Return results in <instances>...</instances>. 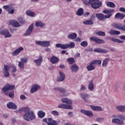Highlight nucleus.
I'll use <instances>...</instances> for the list:
<instances>
[{
	"mask_svg": "<svg viewBox=\"0 0 125 125\" xmlns=\"http://www.w3.org/2000/svg\"><path fill=\"white\" fill-rule=\"evenodd\" d=\"M81 45H82V46H83V47H85V46H87V42L83 41L81 42Z\"/></svg>",
	"mask_w": 125,
	"mask_h": 125,
	"instance_id": "nucleus-49",
	"label": "nucleus"
},
{
	"mask_svg": "<svg viewBox=\"0 0 125 125\" xmlns=\"http://www.w3.org/2000/svg\"><path fill=\"white\" fill-rule=\"evenodd\" d=\"M38 89H40V86L37 84L33 85L31 89V93H34L36 92V91H37Z\"/></svg>",
	"mask_w": 125,
	"mask_h": 125,
	"instance_id": "nucleus-19",
	"label": "nucleus"
},
{
	"mask_svg": "<svg viewBox=\"0 0 125 125\" xmlns=\"http://www.w3.org/2000/svg\"><path fill=\"white\" fill-rule=\"evenodd\" d=\"M124 17H125V15H124V14H121V13H118L116 14L115 16V19H120V20H122V19H124Z\"/></svg>",
	"mask_w": 125,
	"mask_h": 125,
	"instance_id": "nucleus-21",
	"label": "nucleus"
},
{
	"mask_svg": "<svg viewBox=\"0 0 125 125\" xmlns=\"http://www.w3.org/2000/svg\"><path fill=\"white\" fill-rule=\"evenodd\" d=\"M94 51L99 53H107V52H108V51H106V50L101 48L95 49Z\"/></svg>",
	"mask_w": 125,
	"mask_h": 125,
	"instance_id": "nucleus-25",
	"label": "nucleus"
},
{
	"mask_svg": "<svg viewBox=\"0 0 125 125\" xmlns=\"http://www.w3.org/2000/svg\"><path fill=\"white\" fill-rule=\"evenodd\" d=\"M83 2L85 4H91V7L95 9L99 8L102 5L101 3L98 0H83Z\"/></svg>",
	"mask_w": 125,
	"mask_h": 125,
	"instance_id": "nucleus-3",
	"label": "nucleus"
},
{
	"mask_svg": "<svg viewBox=\"0 0 125 125\" xmlns=\"http://www.w3.org/2000/svg\"><path fill=\"white\" fill-rule=\"evenodd\" d=\"M43 122H44V123H47V119L46 118H44V119H43Z\"/></svg>",
	"mask_w": 125,
	"mask_h": 125,
	"instance_id": "nucleus-62",
	"label": "nucleus"
},
{
	"mask_svg": "<svg viewBox=\"0 0 125 125\" xmlns=\"http://www.w3.org/2000/svg\"><path fill=\"white\" fill-rule=\"evenodd\" d=\"M83 14V9L82 8L79 9L77 12V15H78L79 16H82Z\"/></svg>",
	"mask_w": 125,
	"mask_h": 125,
	"instance_id": "nucleus-34",
	"label": "nucleus"
},
{
	"mask_svg": "<svg viewBox=\"0 0 125 125\" xmlns=\"http://www.w3.org/2000/svg\"><path fill=\"white\" fill-rule=\"evenodd\" d=\"M10 70V67L8 65H4V76L5 77V78H7V77L9 76V72H8V71Z\"/></svg>",
	"mask_w": 125,
	"mask_h": 125,
	"instance_id": "nucleus-9",
	"label": "nucleus"
},
{
	"mask_svg": "<svg viewBox=\"0 0 125 125\" xmlns=\"http://www.w3.org/2000/svg\"><path fill=\"white\" fill-rule=\"evenodd\" d=\"M65 49H67L68 48H74L75 47V42H71L70 44H65Z\"/></svg>",
	"mask_w": 125,
	"mask_h": 125,
	"instance_id": "nucleus-28",
	"label": "nucleus"
},
{
	"mask_svg": "<svg viewBox=\"0 0 125 125\" xmlns=\"http://www.w3.org/2000/svg\"><path fill=\"white\" fill-rule=\"evenodd\" d=\"M58 108L70 110L73 109V106H72L71 105H68L65 104H61L58 105Z\"/></svg>",
	"mask_w": 125,
	"mask_h": 125,
	"instance_id": "nucleus-8",
	"label": "nucleus"
},
{
	"mask_svg": "<svg viewBox=\"0 0 125 125\" xmlns=\"http://www.w3.org/2000/svg\"><path fill=\"white\" fill-rule=\"evenodd\" d=\"M20 98L21 99H22V100H25V99H26V96L24 95H21L20 96Z\"/></svg>",
	"mask_w": 125,
	"mask_h": 125,
	"instance_id": "nucleus-55",
	"label": "nucleus"
},
{
	"mask_svg": "<svg viewBox=\"0 0 125 125\" xmlns=\"http://www.w3.org/2000/svg\"><path fill=\"white\" fill-rule=\"evenodd\" d=\"M93 62L92 61L91 63L87 66V69L88 71H92L95 69V66H94V63H93Z\"/></svg>",
	"mask_w": 125,
	"mask_h": 125,
	"instance_id": "nucleus-26",
	"label": "nucleus"
},
{
	"mask_svg": "<svg viewBox=\"0 0 125 125\" xmlns=\"http://www.w3.org/2000/svg\"><path fill=\"white\" fill-rule=\"evenodd\" d=\"M59 74H60V76L58 78V81L59 82H63V81L65 80V75L64 74V73H63L62 71H60Z\"/></svg>",
	"mask_w": 125,
	"mask_h": 125,
	"instance_id": "nucleus-18",
	"label": "nucleus"
},
{
	"mask_svg": "<svg viewBox=\"0 0 125 125\" xmlns=\"http://www.w3.org/2000/svg\"><path fill=\"white\" fill-rule=\"evenodd\" d=\"M83 23L84 25H92L93 24V22L91 20H88L83 21Z\"/></svg>",
	"mask_w": 125,
	"mask_h": 125,
	"instance_id": "nucleus-35",
	"label": "nucleus"
},
{
	"mask_svg": "<svg viewBox=\"0 0 125 125\" xmlns=\"http://www.w3.org/2000/svg\"><path fill=\"white\" fill-rule=\"evenodd\" d=\"M15 88V86L13 85L6 84L3 88L2 90L4 92L7 91V90H11L12 89H14Z\"/></svg>",
	"mask_w": 125,
	"mask_h": 125,
	"instance_id": "nucleus-11",
	"label": "nucleus"
},
{
	"mask_svg": "<svg viewBox=\"0 0 125 125\" xmlns=\"http://www.w3.org/2000/svg\"><path fill=\"white\" fill-rule=\"evenodd\" d=\"M90 40L96 42V43H105V41L103 40H101L97 37H91Z\"/></svg>",
	"mask_w": 125,
	"mask_h": 125,
	"instance_id": "nucleus-7",
	"label": "nucleus"
},
{
	"mask_svg": "<svg viewBox=\"0 0 125 125\" xmlns=\"http://www.w3.org/2000/svg\"><path fill=\"white\" fill-rule=\"evenodd\" d=\"M19 67L20 69H23L24 68V62H19Z\"/></svg>",
	"mask_w": 125,
	"mask_h": 125,
	"instance_id": "nucleus-46",
	"label": "nucleus"
},
{
	"mask_svg": "<svg viewBox=\"0 0 125 125\" xmlns=\"http://www.w3.org/2000/svg\"><path fill=\"white\" fill-rule=\"evenodd\" d=\"M111 117L113 118L112 123L113 124H116L117 125L123 124V121H121L120 119H118V116L116 115H113Z\"/></svg>",
	"mask_w": 125,
	"mask_h": 125,
	"instance_id": "nucleus-4",
	"label": "nucleus"
},
{
	"mask_svg": "<svg viewBox=\"0 0 125 125\" xmlns=\"http://www.w3.org/2000/svg\"><path fill=\"white\" fill-rule=\"evenodd\" d=\"M21 62H22V63H27V62H28V59L26 58H22L21 59Z\"/></svg>",
	"mask_w": 125,
	"mask_h": 125,
	"instance_id": "nucleus-51",
	"label": "nucleus"
},
{
	"mask_svg": "<svg viewBox=\"0 0 125 125\" xmlns=\"http://www.w3.org/2000/svg\"><path fill=\"white\" fill-rule=\"evenodd\" d=\"M77 38V34L76 33H72L68 36V38L70 39V40H74Z\"/></svg>",
	"mask_w": 125,
	"mask_h": 125,
	"instance_id": "nucleus-31",
	"label": "nucleus"
},
{
	"mask_svg": "<svg viewBox=\"0 0 125 125\" xmlns=\"http://www.w3.org/2000/svg\"><path fill=\"white\" fill-rule=\"evenodd\" d=\"M67 62H69V64H73V63H75V60L73 59V58H69L67 60Z\"/></svg>",
	"mask_w": 125,
	"mask_h": 125,
	"instance_id": "nucleus-43",
	"label": "nucleus"
},
{
	"mask_svg": "<svg viewBox=\"0 0 125 125\" xmlns=\"http://www.w3.org/2000/svg\"><path fill=\"white\" fill-rule=\"evenodd\" d=\"M19 21L20 23H22V21H23V19L22 18H20L19 19Z\"/></svg>",
	"mask_w": 125,
	"mask_h": 125,
	"instance_id": "nucleus-61",
	"label": "nucleus"
},
{
	"mask_svg": "<svg viewBox=\"0 0 125 125\" xmlns=\"http://www.w3.org/2000/svg\"><path fill=\"white\" fill-rule=\"evenodd\" d=\"M120 39L121 40H124L125 41V36H120Z\"/></svg>",
	"mask_w": 125,
	"mask_h": 125,
	"instance_id": "nucleus-60",
	"label": "nucleus"
},
{
	"mask_svg": "<svg viewBox=\"0 0 125 125\" xmlns=\"http://www.w3.org/2000/svg\"><path fill=\"white\" fill-rule=\"evenodd\" d=\"M66 51H65V50H62V54H65V53H66Z\"/></svg>",
	"mask_w": 125,
	"mask_h": 125,
	"instance_id": "nucleus-63",
	"label": "nucleus"
},
{
	"mask_svg": "<svg viewBox=\"0 0 125 125\" xmlns=\"http://www.w3.org/2000/svg\"><path fill=\"white\" fill-rule=\"evenodd\" d=\"M61 101L62 103H66L67 105H70V106H72V104H73L72 100H69L67 98H62Z\"/></svg>",
	"mask_w": 125,
	"mask_h": 125,
	"instance_id": "nucleus-15",
	"label": "nucleus"
},
{
	"mask_svg": "<svg viewBox=\"0 0 125 125\" xmlns=\"http://www.w3.org/2000/svg\"><path fill=\"white\" fill-rule=\"evenodd\" d=\"M19 111L20 113L22 112H25L23 116V119L25 121L30 122V121H33L36 119V115H35V113L33 111L30 110L29 107H23L20 109Z\"/></svg>",
	"mask_w": 125,
	"mask_h": 125,
	"instance_id": "nucleus-1",
	"label": "nucleus"
},
{
	"mask_svg": "<svg viewBox=\"0 0 125 125\" xmlns=\"http://www.w3.org/2000/svg\"><path fill=\"white\" fill-rule=\"evenodd\" d=\"M34 62L36 63L37 66H41L42 64V56H40L39 57V59L34 60Z\"/></svg>",
	"mask_w": 125,
	"mask_h": 125,
	"instance_id": "nucleus-17",
	"label": "nucleus"
},
{
	"mask_svg": "<svg viewBox=\"0 0 125 125\" xmlns=\"http://www.w3.org/2000/svg\"><path fill=\"white\" fill-rule=\"evenodd\" d=\"M93 111H102V107L98 106L90 105Z\"/></svg>",
	"mask_w": 125,
	"mask_h": 125,
	"instance_id": "nucleus-22",
	"label": "nucleus"
},
{
	"mask_svg": "<svg viewBox=\"0 0 125 125\" xmlns=\"http://www.w3.org/2000/svg\"><path fill=\"white\" fill-rule=\"evenodd\" d=\"M0 34L4 36L5 38H11V37L12 36V35L10 34L8 30L6 29L0 31Z\"/></svg>",
	"mask_w": 125,
	"mask_h": 125,
	"instance_id": "nucleus-6",
	"label": "nucleus"
},
{
	"mask_svg": "<svg viewBox=\"0 0 125 125\" xmlns=\"http://www.w3.org/2000/svg\"><path fill=\"white\" fill-rule=\"evenodd\" d=\"M33 29H34V24H31L26 33L24 34V36H30L32 34V32H33Z\"/></svg>",
	"mask_w": 125,
	"mask_h": 125,
	"instance_id": "nucleus-13",
	"label": "nucleus"
},
{
	"mask_svg": "<svg viewBox=\"0 0 125 125\" xmlns=\"http://www.w3.org/2000/svg\"><path fill=\"white\" fill-rule=\"evenodd\" d=\"M47 125H57V123L53 119L48 118V122L47 123Z\"/></svg>",
	"mask_w": 125,
	"mask_h": 125,
	"instance_id": "nucleus-20",
	"label": "nucleus"
},
{
	"mask_svg": "<svg viewBox=\"0 0 125 125\" xmlns=\"http://www.w3.org/2000/svg\"><path fill=\"white\" fill-rule=\"evenodd\" d=\"M116 108L119 112H125V105H117Z\"/></svg>",
	"mask_w": 125,
	"mask_h": 125,
	"instance_id": "nucleus-23",
	"label": "nucleus"
},
{
	"mask_svg": "<svg viewBox=\"0 0 125 125\" xmlns=\"http://www.w3.org/2000/svg\"><path fill=\"white\" fill-rule=\"evenodd\" d=\"M50 50V49L48 48H47L46 49V51H49Z\"/></svg>",
	"mask_w": 125,
	"mask_h": 125,
	"instance_id": "nucleus-64",
	"label": "nucleus"
},
{
	"mask_svg": "<svg viewBox=\"0 0 125 125\" xmlns=\"http://www.w3.org/2000/svg\"><path fill=\"white\" fill-rule=\"evenodd\" d=\"M9 23L14 26V27H20V24L16 21H10Z\"/></svg>",
	"mask_w": 125,
	"mask_h": 125,
	"instance_id": "nucleus-24",
	"label": "nucleus"
},
{
	"mask_svg": "<svg viewBox=\"0 0 125 125\" xmlns=\"http://www.w3.org/2000/svg\"><path fill=\"white\" fill-rule=\"evenodd\" d=\"M117 116V118H118L119 120H122V121H125V116H123L122 115H119Z\"/></svg>",
	"mask_w": 125,
	"mask_h": 125,
	"instance_id": "nucleus-45",
	"label": "nucleus"
},
{
	"mask_svg": "<svg viewBox=\"0 0 125 125\" xmlns=\"http://www.w3.org/2000/svg\"><path fill=\"white\" fill-rule=\"evenodd\" d=\"M114 9H110L109 10H105L103 11V13H105V14H108L107 15H103V14H97L96 15V17L99 19V20H101V21L105 20L107 18H110L111 16H112V13L114 12Z\"/></svg>",
	"mask_w": 125,
	"mask_h": 125,
	"instance_id": "nucleus-2",
	"label": "nucleus"
},
{
	"mask_svg": "<svg viewBox=\"0 0 125 125\" xmlns=\"http://www.w3.org/2000/svg\"><path fill=\"white\" fill-rule=\"evenodd\" d=\"M96 34L98 35V36H102L103 37H104L105 36V32L100 31L99 32H97Z\"/></svg>",
	"mask_w": 125,
	"mask_h": 125,
	"instance_id": "nucleus-50",
	"label": "nucleus"
},
{
	"mask_svg": "<svg viewBox=\"0 0 125 125\" xmlns=\"http://www.w3.org/2000/svg\"><path fill=\"white\" fill-rule=\"evenodd\" d=\"M60 68L61 69H64V68H65V65H64L63 64H61L60 65Z\"/></svg>",
	"mask_w": 125,
	"mask_h": 125,
	"instance_id": "nucleus-58",
	"label": "nucleus"
},
{
	"mask_svg": "<svg viewBox=\"0 0 125 125\" xmlns=\"http://www.w3.org/2000/svg\"><path fill=\"white\" fill-rule=\"evenodd\" d=\"M104 119L103 118H98L96 119L97 122H102Z\"/></svg>",
	"mask_w": 125,
	"mask_h": 125,
	"instance_id": "nucleus-54",
	"label": "nucleus"
},
{
	"mask_svg": "<svg viewBox=\"0 0 125 125\" xmlns=\"http://www.w3.org/2000/svg\"><path fill=\"white\" fill-rule=\"evenodd\" d=\"M81 113L84 114L86 116H88V117H93V113L89 110H85L84 109H81Z\"/></svg>",
	"mask_w": 125,
	"mask_h": 125,
	"instance_id": "nucleus-12",
	"label": "nucleus"
},
{
	"mask_svg": "<svg viewBox=\"0 0 125 125\" xmlns=\"http://www.w3.org/2000/svg\"><path fill=\"white\" fill-rule=\"evenodd\" d=\"M23 50H24V48L22 47H20V48L17 49L15 51H14L12 53V55H14V56H15L19 54V53H20V52H21V51Z\"/></svg>",
	"mask_w": 125,
	"mask_h": 125,
	"instance_id": "nucleus-16",
	"label": "nucleus"
},
{
	"mask_svg": "<svg viewBox=\"0 0 125 125\" xmlns=\"http://www.w3.org/2000/svg\"><path fill=\"white\" fill-rule=\"evenodd\" d=\"M9 97H11V98H13L14 97V91H12L11 93H10L9 94Z\"/></svg>",
	"mask_w": 125,
	"mask_h": 125,
	"instance_id": "nucleus-53",
	"label": "nucleus"
},
{
	"mask_svg": "<svg viewBox=\"0 0 125 125\" xmlns=\"http://www.w3.org/2000/svg\"><path fill=\"white\" fill-rule=\"evenodd\" d=\"M85 90V87L84 86H82L81 90L83 91V90Z\"/></svg>",
	"mask_w": 125,
	"mask_h": 125,
	"instance_id": "nucleus-59",
	"label": "nucleus"
},
{
	"mask_svg": "<svg viewBox=\"0 0 125 125\" xmlns=\"http://www.w3.org/2000/svg\"><path fill=\"white\" fill-rule=\"evenodd\" d=\"M119 10H120V11H122L123 12H125V8L123 7H121L119 9Z\"/></svg>",
	"mask_w": 125,
	"mask_h": 125,
	"instance_id": "nucleus-57",
	"label": "nucleus"
},
{
	"mask_svg": "<svg viewBox=\"0 0 125 125\" xmlns=\"http://www.w3.org/2000/svg\"><path fill=\"white\" fill-rule=\"evenodd\" d=\"M70 70L72 72H77L79 70V67L77 65L74 64L71 66Z\"/></svg>",
	"mask_w": 125,
	"mask_h": 125,
	"instance_id": "nucleus-30",
	"label": "nucleus"
},
{
	"mask_svg": "<svg viewBox=\"0 0 125 125\" xmlns=\"http://www.w3.org/2000/svg\"><path fill=\"white\" fill-rule=\"evenodd\" d=\"M88 89L91 91H92L93 89H94V86H93V83H92V82H90L88 86Z\"/></svg>",
	"mask_w": 125,
	"mask_h": 125,
	"instance_id": "nucleus-40",
	"label": "nucleus"
},
{
	"mask_svg": "<svg viewBox=\"0 0 125 125\" xmlns=\"http://www.w3.org/2000/svg\"><path fill=\"white\" fill-rule=\"evenodd\" d=\"M109 34H110V35H120L121 32L117 30L111 29L109 31Z\"/></svg>",
	"mask_w": 125,
	"mask_h": 125,
	"instance_id": "nucleus-29",
	"label": "nucleus"
},
{
	"mask_svg": "<svg viewBox=\"0 0 125 125\" xmlns=\"http://www.w3.org/2000/svg\"><path fill=\"white\" fill-rule=\"evenodd\" d=\"M111 41L114 42H118V43H122V42H124L123 41H122L119 39L114 38H111Z\"/></svg>",
	"mask_w": 125,
	"mask_h": 125,
	"instance_id": "nucleus-36",
	"label": "nucleus"
},
{
	"mask_svg": "<svg viewBox=\"0 0 125 125\" xmlns=\"http://www.w3.org/2000/svg\"><path fill=\"white\" fill-rule=\"evenodd\" d=\"M27 15H28L29 16H35V13L32 12L31 11H27L26 12Z\"/></svg>",
	"mask_w": 125,
	"mask_h": 125,
	"instance_id": "nucleus-44",
	"label": "nucleus"
},
{
	"mask_svg": "<svg viewBox=\"0 0 125 125\" xmlns=\"http://www.w3.org/2000/svg\"><path fill=\"white\" fill-rule=\"evenodd\" d=\"M50 61L52 64H56L57 62H59V59L56 57H53L50 59Z\"/></svg>",
	"mask_w": 125,
	"mask_h": 125,
	"instance_id": "nucleus-27",
	"label": "nucleus"
},
{
	"mask_svg": "<svg viewBox=\"0 0 125 125\" xmlns=\"http://www.w3.org/2000/svg\"><path fill=\"white\" fill-rule=\"evenodd\" d=\"M36 44H39V45H41V46H49V45L50 44V43L48 41H36Z\"/></svg>",
	"mask_w": 125,
	"mask_h": 125,
	"instance_id": "nucleus-10",
	"label": "nucleus"
},
{
	"mask_svg": "<svg viewBox=\"0 0 125 125\" xmlns=\"http://www.w3.org/2000/svg\"><path fill=\"white\" fill-rule=\"evenodd\" d=\"M38 116L39 118H43V117L45 116V113L42 112V111H39Z\"/></svg>",
	"mask_w": 125,
	"mask_h": 125,
	"instance_id": "nucleus-38",
	"label": "nucleus"
},
{
	"mask_svg": "<svg viewBox=\"0 0 125 125\" xmlns=\"http://www.w3.org/2000/svg\"><path fill=\"white\" fill-rule=\"evenodd\" d=\"M52 115H53L54 116H59V113L57 111H51Z\"/></svg>",
	"mask_w": 125,
	"mask_h": 125,
	"instance_id": "nucleus-48",
	"label": "nucleus"
},
{
	"mask_svg": "<svg viewBox=\"0 0 125 125\" xmlns=\"http://www.w3.org/2000/svg\"><path fill=\"white\" fill-rule=\"evenodd\" d=\"M75 41H76V42H82V41H83V39L78 38L76 39Z\"/></svg>",
	"mask_w": 125,
	"mask_h": 125,
	"instance_id": "nucleus-56",
	"label": "nucleus"
},
{
	"mask_svg": "<svg viewBox=\"0 0 125 125\" xmlns=\"http://www.w3.org/2000/svg\"><path fill=\"white\" fill-rule=\"evenodd\" d=\"M3 8L7 10L10 14H13V13H14V11H15V9H14L12 6L5 5L3 6Z\"/></svg>",
	"mask_w": 125,
	"mask_h": 125,
	"instance_id": "nucleus-5",
	"label": "nucleus"
},
{
	"mask_svg": "<svg viewBox=\"0 0 125 125\" xmlns=\"http://www.w3.org/2000/svg\"><path fill=\"white\" fill-rule=\"evenodd\" d=\"M57 47H60L62 49H65V44H62L60 43H58L56 45Z\"/></svg>",
	"mask_w": 125,
	"mask_h": 125,
	"instance_id": "nucleus-39",
	"label": "nucleus"
},
{
	"mask_svg": "<svg viewBox=\"0 0 125 125\" xmlns=\"http://www.w3.org/2000/svg\"><path fill=\"white\" fill-rule=\"evenodd\" d=\"M106 5L107 6H108V7H112L113 8L116 7V5H115V3L112 2H107L106 3Z\"/></svg>",
	"mask_w": 125,
	"mask_h": 125,
	"instance_id": "nucleus-33",
	"label": "nucleus"
},
{
	"mask_svg": "<svg viewBox=\"0 0 125 125\" xmlns=\"http://www.w3.org/2000/svg\"><path fill=\"white\" fill-rule=\"evenodd\" d=\"M110 60V59L107 58L105 59L102 64V66L103 67H106V66H107V65H108V63L109 62V61Z\"/></svg>",
	"mask_w": 125,
	"mask_h": 125,
	"instance_id": "nucleus-32",
	"label": "nucleus"
},
{
	"mask_svg": "<svg viewBox=\"0 0 125 125\" xmlns=\"http://www.w3.org/2000/svg\"><path fill=\"white\" fill-rule=\"evenodd\" d=\"M102 62L100 60H94L93 61V64H96L98 63L99 65H101V63Z\"/></svg>",
	"mask_w": 125,
	"mask_h": 125,
	"instance_id": "nucleus-47",
	"label": "nucleus"
},
{
	"mask_svg": "<svg viewBox=\"0 0 125 125\" xmlns=\"http://www.w3.org/2000/svg\"><path fill=\"white\" fill-rule=\"evenodd\" d=\"M55 90H59L62 93H64L66 92V90L62 88L57 87L54 88Z\"/></svg>",
	"mask_w": 125,
	"mask_h": 125,
	"instance_id": "nucleus-37",
	"label": "nucleus"
},
{
	"mask_svg": "<svg viewBox=\"0 0 125 125\" xmlns=\"http://www.w3.org/2000/svg\"><path fill=\"white\" fill-rule=\"evenodd\" d=\"M36 27H44V23H42V22H37L35 24Z\"/></svg>",
	"mask_w": 125,
	"mask_h": 125,
	"instance_id": "nucleus-41",
	"label": "nucleus"
},
{
	"mask_svg": "<svg viewBox=\"0 0 125 125\" xmlns=\"http://www.w3.org/2000/svg\"><path fill=\"white\" fill-rule=\"evenodd\" d=\"M9 67H10V69H11L12 73H15V72H16V67H15V66L12 65Z\"/></svg>",
	"mask_w": 125,
	"mask_h": 125,
	"instance_id": "nucleus-42",
	"label": "nucleus"
},
{
	"mask_svg": "<svg viewBox=\"0 0 125 125\" xmlns=\"http://www.w3.org/2000/svg\"><path fill=\"white\" fill-rule=\"evenodd\" d=\"M88 96H89L88 95L85 94L82 95V97L84 100L87 99L88 98Z\"/></svg>",
	"mask_w": 125,
	"mask_h": 125,
	"instance_id": "nucleus-52",
	"label": "nucleus"
},
{
	"mask_svg": "<svg viewBox=\"0 0 125 125\" xmlns=\"http://www.w3.org/2000/svg\"><path fill=\"white\" fill-rule=\"evenodd\" d=\"M7 107L9 109H14V110L17 109V105L12 102H9L7 104Z\"/></svg>",
	"mask_w": 125,
	"mask_h": 125,
	"instance_id": "nucleus-14",
	"label": "nucleus"
}]
</instances>
